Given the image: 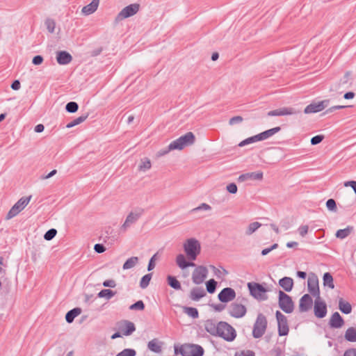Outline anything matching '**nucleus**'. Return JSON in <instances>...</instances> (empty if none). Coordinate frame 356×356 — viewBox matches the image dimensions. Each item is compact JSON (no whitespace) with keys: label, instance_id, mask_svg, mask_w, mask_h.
Instances as JSON below:
<instances>
[{"label":"nucleus","instance_id":"4be33fe9","mask_svg":"<svg viewBox=\"0 0 356 356\" xmlns=\"http://www.w3.org/2000/svg\"><path fill=\"white\" fill-rule=\"evenodd\" d=\"M344 320L339 314L336 312L332 314L329 321V325L332 328L339 329L344 325Z\"/></svg>","mask_w":356,"mask_h":356},{"label":"nucleus","instance_id":"0e129e2a","mask_svg":"<svg viewBox=\"0 0 356 356\" xmlns=\"http://www.w3.org/2000/svg\"><path fill=\"white\" fill-rule=\"evenodd\" d=\"M42 61H43V58H42V56H41L40 55L34 56L33 58V60H32L33 63L36 65H40L42 63Z\"/></svg>","mask_w":356,"mask_h":356},{"label":"nucleus","instance_id":"473e14b6","mask_svg":"<svg viewBox=\"0 0 356 356\" xmlns=\"http://www.w3.org/2000/svg\"><path fill=\"white\" fill-rule=\"evenodd\" d=\"M352 231H353V227L348 226L345 229L337 230L335 236L338 238L343 239V238H346L348 236H349Z\"/></svg>","mask_w":356,"mask_h":356},{"label":"nucleus","instance_id":"f704fd0d","mask_svg":"<svg viewBox=\"0 0 356 356\" xmlns=\"http://www.w3.org/2000/svg\"><path fill=\"white\" fill-rule=\"evenodd\" d=\"M88 117V114L82 115L69 122L67 125V128H72L83 122Z\"/></svg>","mask_w":356,"mask_h":356},{"label":"nucleus","instance_id":"338daca9","mask_svg":"<svg viewBox=\"0 0 356 356\" xmlns=\"http://www.w3.org/2000/svg\"><path fill=\"white\" fill-rule=\"evenodd\" d=\"M345 186H350L351 187L355 193L356 194V181H348L344 183Z\"/></svg>","mask_w":356,"mask_h":356},{"label":"nucleus","instance_id":"9d476101","mask_svg":"<svg viewBox=\"0 0 356 356\" xmlns=\"http://www.w3.org/2000/svg\"><path fill=\"white\" fill-rule=\"evenodd\" d=\"M142 212H134L131 211L126 217V219L123 224L120 227V232L121 233H125L133 225L137 222L140 217L141 216Z\"/></svg>","mask_w":356,"mask_h":356},{"label":"nucleus","instance_id":"b1692460","mask_svg":"<svg viewBox=\"0 0 356 356\" xmlns=\"http://www.w3.org/2000/svg\"><path fill=\"white\" fill-rule=\"evenodd\" d=\"M204 327L205 330L213 336H217L218 330V323L213 320L209 319L204 322Z\"/></svg>","mask_w":356,"mask_h":356},{"label":"nucleus","instance_id":"412c9836","mask_svg":"<svg viewBox=\"0 0 356 356\" xmlns=\"http://www.w3.org/2000/svg\"><path fill=\"white\" fill-rule=\"evenodd\" d=\"M313 304L312 297L309 294H305L300 300L299 310L300 312H305L309 311Z\"/></svg>","mask_w":356,"mask_h":356},{"label":"nucleus","instance_id":"f03ea898","mask_svg":"<svg viewBox=\"0 0 356 356\" xmlns=\"http://www.w3.org/2000/svg\"><path fill=\"white\" fill-rule=\"evenodd\" d=\"M183 248L186 257L191 261H195L201 252V245L198 240L190 238L185 241Z\"/></svg>","mask_w":356,"mask_h":356},{"label":"nucleus","instance_id":"a18cd8bd","mask_svg":"<svg viewBox=\"0 0 356 356\" xmlns=\"http://www.w3.org/2000/svg\"><path fill=\"white\" fill-rule=\"evenodd\" d=\"M152 279V273L147 274L144 275L140 282V286L142 289H145L149 284V282Z\"/></svg>","mask_w":356,"mask_h":356},{"label":"nucleus","instance_id":"dca6fc26","mask_svg":"<svg viewBox=\"0 0 356 356\" xmlns=\"http://www.w3.org/2000/svg\"><path fill=\"white\" fill-rule=\"evenodd\" d=\"M314 315L319 318H324L327 314V305L324 301L321 300V298L318 299L316 298L314 301Z\"/></svg>","mask_w":356,"mask_h":356},{"label":"nucleus","instance_id":"de8ad7c7","mask_svg":"<svg viewBox=\"0 0 356 356\" xmlns=\"http://www.w3.org/2000/svg\"><path fill=\"white\" fill-rule=\"evenodd\" d=\"M136 352L134 349L126 348L118 353L115 356H136Z\"/></svg>","mask_w":356,"mask_h":356},{"label":"nucleus","instance_id":"c756f323","mask_svg":"<svg viewBox=\"0 0 356 356\" xmlns=\"http://www.w3.org/2000/svg\"><path fill=\"white\" fill-rule=\"evenodd\" d=\"M81 313V309L79 307L74 308L69 311L65 315V320L68 323L74 321V318Z\"/></svg>","mask_w":356,"mask_h":356},{"label":"nucleus","instance_id":"0eeeda50","mask_svg":"<svg viewBox=\"0 0 356 356\" xmlns=\"http://www.w3.org/2000/svg\"><path fill=\"white\" fill-rule=\"evenodd\" d=\"M179 353L183 356H202L204 349L200 345L185 344L181 347Z\"/></svg>","mask_w":356,"mask_h":356},{"label":"nucleus","instance_id":"6e6552de","mask_svg":"<svg viewBox=\"0 0 356 356\" xmlns=\"http://www.w3.org/2000/svg\"><path fill=\"white\" fill-rule=\"evenodd\" d=\"M250 294L256 299L265 300L268 298L266 293V289L260 284L249 282L248 284Z\"/></svg>","mask_w":356,"mask_h":356},{"label":"nucleus","instance_id":"4c0bfd02","mask_svg":"<svg viewBox=\"0 0 356 356\" xmlns=\"http://www.w3.org/2000/svg\"><path fill=\"white\" fill-rule=\"evenodd\" d=\"M167 280H168V284H169L172 288H173L174 289L179 290V289H181V284H180V283H179V282L176 279V277H173V276H171V275H169V276H168Z\"/></svg>","mask_w":356,"mask_h":356},{"label":"nucleus","instance_id":"f8f14e48","mask_svg":"<svg viewBox=\"0 0 356 356\" xmlns=\"http://www.w3.org/2000/svg\"><path fill=\"white\" fill-rule=\"evenodd\" d=\"M140 8V5L138 3H133L130 4L126 7H124L117 15L116 20L120 21L125 18L131 17L136 14Z\"/></svg>","mask_w":356,"mask_h":356},{"label":"nucleus","instance_id":"20e7f679","mask_svg":"<svg viewBox=\"0 0 356 356\" xmlns=\"http://www.w3.org/2000/svg\"><path fill=\"white\" fill-rule=\"evenodd\" d=\"M267 319L263 314H259L253 325L252 336L255 339L261 338L267 328Z\"/></svg>","mask_w":356,"mask_h":356},{"label":"nucleus","instance_id":"6ab92c4d","mask_svg":"<svg viewBox=\"0 0 356 356\" xmlns=\"http://www.w3.org/2000/svg\"><path fill=\"white\" fill-rule=\"evenodd\" d=\"M118 329L122 335L129 336L136 330V327L134 323L125 320L120 323Z\"/></svg>","mask_w":356,"mask_h":356},{"label":"nucleus","instance_id":"1a4fd4ad","mask_svg":"<svg viewBox=\"0 0 356 356\" xmlns=\"http://www.w3.org/2000/svg\"><path fill=\"white\" fill-rule=\"evenodd\" d=\"M208 275V269L204 266H197L192 273V281L195 284L204 282Z\"/></svg>","mask_w":356,"mask_h":356},{"label":"nucleus","instance_id":"ea45409f","mask_svg":"<svg viewBox=\"0 0 356 356\" xmlns=\"http://www.w3.org/2000/svg\"><path fill=\"white\" fill-rule=\"evenodd\" d=\"M280 127H276L261 132L264 140L268 139L280 131Z\"/></svg>","mask_w":356,"mask_h":356},{"label":"nucleus","instance_id":"8fccbe9b","mask_svg":"<svg viewBox=\"0 0 356 356\" xmlns=\"http://www.w3.org/2000/svg\"><path fill=\"white\" fill-rule=\"evenodd\" d=\"M145 308V305L143 303V302L142 300H138L136 302H135L134 304L131 305L130 307H129V309L131 310H143Z\"/></svg>","mask_w":356,"mask_h":356},{"label":"nucleus","instance_id":"864d4df0","mask_svg":"<svg viewBox=\"0 0 356 356\" xmlns=\"http://www.w3.org/2000/svg\"><path fill=\"white\" fill-rule=\"evenodd\" d=\"M234 356H255L254 353L250 350H245L236 352Z\"/></svg>","mask_w":356,"mask_h":356},{"label":"nucleus","instance_id":"09e8293b","mask_svg":"<svg viewBox=\"0 0 356 356\" xmlns=\"http://www.w3.org/2000/svg\"><path fill=\"white\" fill-rule=\"evenodd\" d=\"M45 25L47 27V29L49 33H54L56 27V23L54 19H47L45 21Z\"/></svg>","mask_w":356,"mask_h":356},{"label":"nucleus","instance_id":"6e6d98bb","mask_svg":"<svg viewBox=\"0 0 356 356\" xmlns=\"http://www.w3.org/2000/svg\"><path fill=\"white\" fill-rule=\"evenodd\" d=\"M324 136L322 135H317L312 138L311 144L313 145H316L319 144L323 140Z\"/></svg>","mask_w":356,"mask_h":356},{"label":"nucleus","instance_id":"bf43d9fd","mask_svg":"<svg viewBox=\"0 0 356 356\" xmlns=\"http://www.w3.org/2000/svg\"><path fill=\"white\" fill-rule=\"evenodd\" d=\"M255 143L254 142V137L253 136H251V137H249L243 140H242L239 144H238V146L239 147H243L245 145H249V144H251V143Z\"/></svg>","mask_w":356,"mask_h":356},{"label":"nucleus","instance_id":"bb28decb","mask_svg":"<svg viewBox=\"0 0 356 356\" xmlns=\"http://www.w3.org/2000/svg\"><path fill=\"white\" fill-rule=\"evenodd\" d=\"M279 284L284 291L290 292L293 286V280L291 277H284L280 280Z\"/></svg>","mask_w":356,"mask_h":356},{"label":"nucleus","instance_id":"5701e85b","mask_svg":"<svg viewBox=\"0 0 356 356\" xmlns=\"http://www.w3.org/2000/svg\"><path fill=\"white\" fill-rule=\"evenodd\" d=\"M99 0H92L91 3L83 6L81 13L83 15L88 16L94 13L98 8Z\"/></svg>","mask_w":356,"mask_h":356},{"label":"nucleus","instance_id":"cd10ccee","mask_svg":"<svg viewBox=\"0 0 356 356\" xmlns=\"http://www.w3.org/2000/svg\"><path fill=\"white\" fill-rule=\"evenodd\" d=\"M162 343L159 341L157 339L149 341L147 343V348L152 352L159 353L161 352Z\"/></svg>","mask_w":356,"mask_h":356},{"label":"nucleus","instance_id":"c85d7f7f","mask_svg":"<svg viewBox=\"0 0 356 356\" xmlns=\"http://www.w3.org/2000/svg\"><path fill=\"white\" fill-rule=\"evenodd\" d=\"M339 309L345 314H348L352 312L351 305L348 302L345 301L343 298H339Z\"/></svg>","mask_w":356,"mask_h":356},{"label":"nucleus","instance_id":"e2e57ef3","mask_svg":"<svg viewBox=\"0 0 356 356\" xmlns=\"http://www.w3.org/2000/svg\"><path fill=\"white\" fill-rule=\"evenodd\" d=\"M94 249L97 253H102L106 250L105 247L102 244H95Z\"/></svg>","mask_w":356,"mask_h":356},{"label":"nucleus","instance_id":"2f4dec72","mask_svg":"<svg viewBox=\"0 0 356 356\" xmlns=\"http://www.w3.org/2000/svg\"><path fill=\"white\" fill-rule=\"evenodd\" d=\"M261 224L259 222H254L248 225L245 229V235L250 236L254 234L260 227Z\"/></svg>","mask_w":356,"mask_h":356},{"label":"nucleus","instance_id":"e433bc0d","mask_svg":"<svg viewBox=\"0 0 356 356\" xmlns=\"http://www.w3.org/2000/svg\"><path fill=\"white\" fill-rule=\"evenodd\" d=\"M183 312L188 316L193 318H197L198 317V311L195 307H183Z\"/></svg>","mask_w":356,"mask_h":356},{"label":"nucleus","instance_id":"58836bf2","mask_svg":"<svg viewBox=\"0 0 356 356\" xmlns=\"http://www.w3.org/2000/svg\"><path fill=\"white\" fill-rule=\"evenodd\" d=\"M323 284L332 289L334 288L333 277L330 273H325L323 275Z\"/></svg>","mask_w":356,"mask_h":356},{"label":"nucleus","instance_id":"7ed1b4c3","mask_svg":"<svg viewBox=\"0 0 356 356\" xmlns=\"http://www.w3.org/2000/svg\"><path fill=\"white\" fill-rule=\"evenodd\" d=\"M217 336L230 342L235 339L236 337V332L235 329L227 322L220 321L218 322Z\"/></svg>","mask_w":356,"mask_h":356},{"label":"nucleus","instance_id":"2eb2a0df","mask_svg":"<svg viewBox=\"0 0 356 356\" xmlns=\"http://www.w3.org/2000/svg\"><path fill=\"white\" fill-rule=\"evenodd\" d=\"M300 111L293 107H282L268 112V116H284L300 113Z\"/></svg>","mask_w":356,"mask_h":356},{"label":"nucleus","instance_id":"c9c22d12","mask_svg":"<svg viewBox=\"0 0 356 356\" xmlns=\"http://www.w3.org/2000/svg\"><path fill=\"white\" fill-rule=\"evenodd\" d=\"M210 268L212 269L213 274L219 279H222L225 275L228 274V272L223 268H218L216 266L211 265Z\"/></svg>","mask_w":356,"mask_h":356},{"label":"nucleus","instance_id":"a211bd4d","mask_svg":"<svg viewBox=\"0 0 356 356\" xmlns=\"http://www.w3.org/2000/svg\"><path fill=\"white\" fill-rule=\"evenodd\" d=\"M329 100H323L316 103H312L308 105L304 112L305 113H314L323 111L328 106Z\"/></svg>","mask_w":356,"mask_h":356},{"label":"nucleus","instance_id":"37998d69","mask_svg":"<svg viewBox=\"0 0 356 356\" xmlns=\"http://www.w3.org/2000/svg\"><path fill=\"white\" fill-rule=\"evenodd\" d=\"M115 294V292L110 289H103L98 293L99 298H106L107 300L111 299Z\"/></svg>","mask_w":356,"mask_h":356},{"label":"nucleus","instance_id":"680f3d73","mask_svg":"<svg viewBox=\"0 0 356 356\" xmlns=\"http://www.w3.org/2000/svg\"><path fill=\"white\" fill-rule=\"evenodd\" d=\"M309 230V227L307 225H302L298 228V233L301 236H305Z\"/></svg>","mask_w":356,"mask_h":356},{"label":"nucleus","instance_id":"393cba45","mask_svg":"<svg viewBox=\"0 0 356 356\" xmlns=\"http://www.w3.org/2000/svg\"><path fill=\"white\" fill-rule=\"evenodd\" d=\"M72 60V57L68 52L60 51L57 52L56 60L60 65H67Z\"/></svg>","mask_w":356,"mask_h":356},{"label":"nucleus","instance_id":"49530a36","mask_svg":"<svg viewBox=\"0 0 356 356\" xmlns=\"http://www.w3.org/2000/svg\"><path fill=\"white\" fill-rule=\"evenodd\" d=\"M78 108H79V105L75 102H70L67 103L65 106L66 111L68 113H71L76 112Z\"/></svg>","mask_w":356,"mask_h":356},{"label":"nucleus","instance_id":"39448f33","mask_svg":"<svg viewBox=\"0 0 356 356\" xmlns=\"http://www.w3.org/2000/svg\"><path fill=\"white\" fill-rule=\"evenodd\" d=\"M32 196L21 197L9 210L6 219L10 220L19 213L29 203Z\"/></svg>","mask_w":356,"mask_h":356},{"label":"nucleus","instance_id":"f3484780","mask_svg":"<svg viewBox=\"0 0 356 356\" xmlns=\"http://www.w3.org/2000/svg\"><path fill=\"white\" fill-rule=\"evenodd\" d=\"M235 291L230 287L223 289L218 295L219 300L222 302H229L236 298Z\"/></svg>","mask_w":356,"mask_h":356},{"label":"nucleus","instance_id":"4d7b16f0","mask_svg":"<svg viewBox=\"0 0 356 356\" xmlns=\"http://www.w3.org/2000/svg\"><path fill=\"white\" fill-rule=\"evenodd\" d=\"M226 189L227 191L232 193V194H235L237 193V186L236 185V184L234 183H231V184H229L227 186H226Z\"/></svg>","mask_w":356,"mask_h":356},{"label":"nucleus","instance_id":"052dcab7","mask_svg":"<svg viewBox=\"0 0 356 356\" xmlns=\"http://www.w3.org/2000/svg\"><path fill=\"white\" fill-rule=\"evenodd\" d=\"M156 255H157L156 254H154L149 259L148 266H147V270L149 271L153 270L155 267V260H156Z\"/></svg>","mask_w":356,"mask_h":356},{"label":"nucleus","instance_id":"f257e3e1","mask_svg":"<svg viewBox=\"0 0 356 356\" xmlns=\"http://www.w3.org/2000/svg\"><path fill=\"white\" fill-rule=\"evenodd\" d=\"M195 137L192 132H187L185 135L180 136L179 138L172 141L167 149L163 150L159 153L160 155H164L171 150H181L186 146L193 145L195 143Z\"/></svg>","mask_w":356,"mask_h":356},{"label":"nucleus","instance_id":"4468645a","mask_svg":"<svg viewBox=\"0 0 356 356\" xmlns=\"http://www.w3.org/2000/svg\"><path fill=\"white\" fill-rule=\"evenodd\" d=\"M246 312L247 309L245 306L241 303L233 302L229 307V314L236 318L243 317Z\"/></svg>","mask_w":356,"mask_h":356},{"label":"nucleus","instance_id":"a878e982","mask_svg":"<svg viewBox=\"0 0 356 356\" xmlns=\"http://www.w3.org/2000/svg\"><path fill=\"white\" fill-rule=\"evenodd\" d=\"M206 296L204 289L202 287L193 288L190 293V298L194 301H198Z\"/></svg>","mask_w":356,"mask_h":356},{"label":"nucleus","instance_id":"aec40b11","mask_svg":"<svg viewBox=\"0 0 356 356\" xmlns=\"http://www.w3.org/2000/svg\"><path fill=\"white\" fill-rule=\"evenodd\" d=\"M263 177V172L261 171H257L241 175L238 178V181L240 182H244L248 180L261 181Z\"/></svg>","mask_w":356,"mask_h":356},{"label":"nucleus","instance_id":"9b49d317","mask_svg":"<svg viewBox=\"0 0 356 356\" xmlns=\"http://www.w3.org/2000/svg\"><path fill=\"white\" fill-rule=\"evenodd\" d=\"M307 287L309 292L314 297L320 298V290L318 286V278L314 273L309 275L307 280Z\"/></svg>","mask_w":356,"mask_h":356},{"label":"nucleus","instance_id":"a19ab883","mask_svg":"<svg viewBox=\"0 0 356 356\" xmlns=\"http://www.w3.org/2000/svg\"><path fill=\"white\" fill-rule=\"evenodd\" d=\"M152 164L149 159L145 158L141 159L140 164L138 166V169L140 171H146L151 168Z\"/></svg>","mask_w":356,"mask_h":356},{"label":"nucleus","instance_id":"7c9ffc66","mask_svg":"<svg viewBox=\"0 0 356 356\" xmlns=\"http://www.w3.org/2000/svg\"><path fill=\"white\" fill-rule=\"evenodd\" d=\"M344 338L347 341L356 342V328L353 327H348L345 332Z\"/></svg>","mask_w":356,"mask_h":356},{"label":"nucleus","instance_id":"79ce46f5","mask_svg":"<svg viewBox=\"0 0 356 356\" xmlns=\"http://www.w3.org/2000/svg\"><path fill=\"white\" fill-rule=\"evenodd\" d=\"M186 259L185 256L182 254H179L176 257V264L181 269L186 268Z\"/></svg>","mask_w":356,"mask_h":356},{"label":"nucleus","instance_id":"c03bdc74","mask_svg":"<svg viewBox=\"0 0 356 356\" xmlns=\"http://www.w3.org/2000/svg\"><path fill=\"white\" fill-rule=\"evenodd\" d=\"M217 282L211 279L206 283L207 291L209 293H213L216 291Z\"/></svg>","mask_w":356,"mask_h":356},{"label":"nucleus","instance_id":"603ef678","mask_svg":"<svg viewBox=\"0 0 356 356\" xmlns=\"http://www.w3.org/2000/svg\"><path fill=\"white\" fill-rule=\"evenodd\" d=\"M326 207L329 211H337V204H336V202L334 199H329L326 202Z\"/></svg>","mask_w":356,"mask_h":356},{"label":"nucleus","instance_id":"3c124183","mask_svg":"<svg viewBox=\"0 0 356 356\" xmlns=\"http://www.w3.org/2000/svg\"><path fill=\"white\" fill-rule=\"evenodd\" d=\"M57 234V231L55 229H50L44 235V238L47 241L53 239Z\"/></svg>","mask_w":356,"mask_h":356},{"label":"nucleus","instance_id":"13d9d810","mask_svg":"<svg viewBox=\"0 0 356 356\" xmlns=\"http://www.w3.org/2000/svg\"><path fill=\"white\" fill-rule=\"evenodd\" d=\"M243 118L241 116H234L229 119V124L230 125H234L236 124L241 123L243 121Z\"/></svg>","mask_w":356,"mask_h":356},{"label":"nucleus","instance_id":"ddd939ff","mask_svg":"<svg viewBox=\"0 0 356 356\" xmlns=\"http://www.w3.org/2000/svg\"><path fill=\"white\" fill-rule=\"evenodd\" d=\"M276 318L278 325V334L280 336H286L288 334L289 329L286 317L280 311H277Z\"/></svg>","mask_w":356,"mask_h":356},{"label":"nucleus","instance_id":"72a5a7b5","mask_svg":"<svg viewBox=\"0 0 356 356\" xmlns=\"http://www.w3.org/2000/svg\"><path fill=\"white\" fill-rule=\"evenodd\" d=\"M138 263V258L137 257H131L129 258L123 264L122 268L128 270L134 267Z\"/></svg>","mask_w":356,"mask_h":356},{"label":"nucleus","instance_id":"423d86ee","mask_svg":"<svg viewBox=\"0 0 356 356\" xmlns=\"http://www.w3.org/2000/svg\"><path fill=\"white\" fill-rule=\"evenodd\" d=\"M279 307L286 314H291L293 312L294 304L291 296L283 292L279 291Z\"/></svg>","mask_w":356,"mask_h":356},{"label":"nucleus","instance_id":"774afa93","mask_svg":"<svg viewBox=\"0 0 356 356\" xmlns=\"http://www.w3.org/2000/svg\"><path fill=\"white\" fill-rule=\"evenodd\" d=\"M343 356H356V348H350L346 350Z\"/></svg>","mask_w":356,"mask_h":356},{"label":"nucleus","instance_id":"5fc2aeb1","mask_svg":"<svg viewBox=\"0 0 356 356\" xmlns=\"http://www.w3.org/2000/svg\"><path fill=\"white\" fill-rule=\"evenodd\" d=\"M211 209V207L207 203H202L200 206L196 208H194L192 211L195 212L200 210L210 211Z\"/></svg>","mask_w":356,"mask_h":356},{"label":"nucleus","instance_id":"69168bd1","mask_svg":"<svg viewBox=\"0 0 356 356\" xmlns=\"http://www.w3.org/2000/svg\"><path fill=\"white\" fill-rule=\"evenodd\" d=\"M104 286L114 288L115 286V282L113 280H106L103 282Z\"/></svg>","mask_w":356,"mask_h":356}]
</instances>
